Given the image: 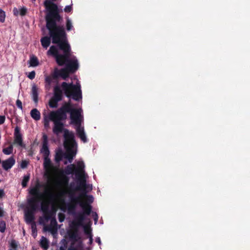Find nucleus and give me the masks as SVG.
I'll use <instances>...</instances> for the list:
<instances>
[{
  "label": "nucleus",
  "instance_id": "f257e3e1",
  "mask_svg": "<svg viewBox=\"0 0 250 250\" xmlns=\"http://www.w3.org/2000/svg\"><path fill=\"white\" fill-rule=\"evenodd\" d=\"M44 5L46 10V27L49 31L52 43L57 44L59 49L63 52V54H59L57 47L52 45L47 51V54L54 57L59 66L65 65L71 74L74 73L79 68V63L75 57L70 58L71 49L64 27L63 25L57 24L62 20L58 6L49 0L44 2Z\"/></svg>",
  "mask_w": 250,
  "mask_h": 250
},
{
  "label": "nucleus",
  "instance_id": "f03ea898",
  "mask_svg": "<svg viewBox=\"0 0 250 250\" xmlns=\"http://www.w3.org/2000/svg\"><path fill=\"white\" fill-rule=\"evenodd\" d=\"M44 185L41 184L37 181L34 187L31 188L29 191V194L32 197L27 200L28 207L25 210L24 217L27 223L32 224L31 229L32 235L35 237L37 235V228L34 222L35 213L38 209V203L43 194L39 192V188L44 187Z\"/></svg>",
  "mask_w": 250,
  "mask_h": 250
},
{
  "label": "nucleus",
  "instance_id": "7ed1b4c3",
  "mask_svg": "<svg viewBox=\"0 0 250 250\" xmlns=\"http://www.w3.org/2000/svg\"><path fill=\"white\" fill-rule=\"evenodd\" d=\"M62 89L58 85L54 87V94L52 97L61 101L63 98L62 91L67 98H72L73 100L78 101L82 99V92L80 84H74L72 83L62 82L61 84Z\"/></svg>",
  "mask_w": 250,
  "mask_h": 250
},
{
  "label": "nucleus",
  "instance_id": "20e7f679",
  "mask_svg": "<svg viewBox=\"0 0 250 250\" xmlns=\"http://www.w3.org/2000/svg\"><path fill=\"white\" fill-rule=\"evenodd\" d=\"M81 208L83 212L78 214L76 220L72 222L70 229L67 231L70 240L73 242L72 244L81 241V238L79 234V227L83 226V221L86 219V215H89L92 212V207L91 206H84L82 204Z\"/></svg>",
  "mask_w": 250,
  "mask_h": 250
},
{
  "label": "nucleus",
  "instance_id": "39448f33",
  "mask_svg": "<svg viewBox=\"0 0 250 250\" xmlns=\"http://www.w3.org/2000/svg\"><path fill=\"white\" fill-rule=\"evenodd\" d=\"M48 188H46L45 190L43 193H42L43 196L41 197L40 201L38 203L39 206V203L40 201L43 199L45 196L47 197V199L41 203V208L42 211L44 214V217L45 220L47 221L49 220L51 216V212L49 210V204L51 202H54L56 200L58 197H63L66 192L64 190H61L59 193L56 194L53 190L52 188L51 187H47ZM40 187L39 189L41 188ZM41 193V192L39 191Z\"/></svg>",
  "mask_w": 250,
  "mask_h": 250
},
{
  "label": "nucleus",
  "instance_id": "423d86ee",
  "mask_svg": "<svg viewBox=\"0 0 250 250\" xmlns=\"http://www.w3.org/2000/svg\"><path fill=\"white\" fill-rule=\"evenodd\" d=\"M41 153L42 154L43 157V167L45 169V176L48 181L54 180L53 175L57 168L52 164L49 158L50 151L48 146V139L46 135H43V142L42 147L41 149Z\"/></svg>",
  "mask_w": 250,
  "mask_h": 250
},
{
  "label": "nucleus",
  "instance_id": "0eeeda50",
  "mask_svg": "<svg viewBox=\"0 0 250 250\" xmlns=\"http://www.w3.org/2000/svg\"><path fill=\"white\" fill-rule=\"evenodd\" d=\"M74 185V183H71L70 185V188L68 192L66 190V193L64 195L68 193L69 194V197L70 199V202L69 203H66L65 202L64 199H61V203L63 205L61 208V209L65 211V208H66L68 210V211L71 213H74L75 212V210L77 208V205L79 204L80 205V202H82L81 200V195L78 196H75V192L76 191H79L82 190V188H84L82 187L80 185L79 186H77L75 188H73V186ZM64 191V190H63Z\"/></svg>",
  "mask_w": 250,
  "mask_h": 250
},
{
  "label": "nucleus",
  "instance_id": "6e6552de",
  "mask_svg": "<svg viewBox=\"0 0 250 250\" xmlns=\"http://www.w3.org/2000/svg\"><path fill=\"white\" fill-rule=\"evenodd\" d=\"M62 114H64L66 119L67 118V113H70V118L71 124L77 125H81V112L82 109L75 108L73 107L72 104L69 101L65 103L59 109Z\"/></svg>",
  "mask_w": 250,
  "mask_h": 250
},
{
  "label": "nucleus",
  "instance_id": "1a4fd4ad",
  "mask_svg": "<svg viewBox=\"0 0 250 250\" xmlns=\"http://www.w3.org/2000/svg\"><path fill=\"white\" fill-rule=\"evenodd\" d=\"M49 119L54 123L53 132L54 134L58 135L63 130L64 124L62 121L66 120L64 114H62L59 109L51 111L48 115Z\"/></svg>",
  "mask_w": 250,
  "mask_h": 250
},
{
  "label": "nucleus",
  "instance_id": "9d476101",
  "mask_svg": "<svg viewBox=\"0 0 250 250\" xmlns=\"http://www.w3.org/2000/svg\"><path fill=\"white\" fill-rule=\"evenodd\" d=\"M70 73H71L65 67L61 69L55 68L50 75L45 76V82L46 84L50 86L52 80H57L59 77H62L63 79L65 80L68 77Z\"/></svg>",
  "mask_w": 250,
  "mask_h": 250
},
{
  "label": "nucleus",
  "instance_id": "9b49d317",
  "mask_svg": "<svg viewBox=\"0 0 250 250\" xmlns=\"http://www.w3.org/2000/svg\"><path fill=\"white\" fill-rule=\"evenodd\" d=\"M64 147L67 151H72L76 142L74 139V135L72 132H69L67 129L64 131Z\"/></svg>",
  "mask_w": 250,
  "mask_h": 250
},
{
  "label": "nucleus",
  "instance_id": "f8f14e48",
  "mask_svg": "<svg viewBox=\"0 0 250 250\" xmlns=\"http://www.w3.org/2000/svg\"><path fill=\"white\" fill-rule=\"evenodd\" d=\"M78 168H75V174L77 177H78V179L80 181V185L83 188H85L86 186V180L84 177V164L82 163H79L78 164Z\"/></svg>",
  "mask_w": 250,
  "mask_h": 250
},
{
  "label": "nucleus",
  "instance_id": "ddd939ff",
  "mask_svg": "<svg viewBox=\"0 0 250 250\" xmlns=\"http://www.w3.org/2000/svg\"><path fill=\"white\" fill-rule=\"evenodd\" d=\"M14 138V142L12 143L13 145H17L22 147H25V145L23 143L22 134L20 132V128L18 126H17L15 128Z\"/></svg>",
  "mask_w": 250,
  "mask_h": 250
},
{
  "label": "nucleus",
  "instance_id": "4468645a",
  "mask_svg": "<svg viewBox=\"0 0 250 250\" xmlns=\"http://www.w3.org/2000/svg\"><path fill=\"white\" fill-rule=\"evenodd\" d=\"M15 164V160L13 156L3 161L1 163L2 167L5 170L10 169Z\"/></svg>",
  "mask_w": 250,
  "mask_h": 250
},
{
  "label": "nucleus",
  "instance_id": "2eb2a0df",
  "mask_svg": "<svg viewBox=\"0 0 250 250\" xmlns=\"http://www.w3.org/2000/svg\"><path fill=\"white\" fill-rule=\"evenodd\" d=\"M81 198L82 197H85V201L84 202L82 201L80 202V206L81 207L82 204L84 205V206H91L90 204L94 201V198L92 195H87L84 193L81 194Z\"/></svg>",
  "mask_w": 250,
  "mask_h": 250
},
{
  "label": "nucleus",
  "instance_id": "dca6fc26",
  "mask_svg": "<svg viewBox=\"0 0 250 250\" xmlns=\"http://www.w3.org/2000/svg\"><path fill=\"white\" fill-rule=\"evenodd\" d=\"M77 133L80 138L84 143H86L87 141L85 134L84 131L83 127H81V125H78L76 128Z\"/></svg>",
  "mask_w": 250,
  "mask_h": 250
},
{
  "label": "nucleus",
  "instance_id": "f3484780",
  "mask_svg": "<svg viewBox=\"0 0 250 250\" xmlns=\"http://www.w3.org/2000/svg\"><path fill=\"white\" fill-rule=\"evenodd\" d=\"M49 35H50L49 34ZM52 38L50 37V35H49V37L48 36H44L41 39V42L42 46L45 49H47V47L50 45L51 43V39Z\"/></svg>",
  "mask_w": 250,
  "mask_h": 250
},
{
  "label": "nucleus",
  "instance_id": "a211bd4d",
  "mask_svg": "<svg viewBox=\"0 0 250 250\" xmlns=\"http://www.w3.org/2000/svg\"><path fill=\"white\" fill-rule=\"evenodd\" d=\"M69 179L67 176H63L60 181L56 182V185L59 187L62 186H67L69 183Z\"/></svg>",
  "mask_w": 250,
  "mask_h": 250
},
{
  "label": "nucleus",
  "instance_id": "6ab92c4d",
  "mask_svg": "<svg viewBox=\"0 0 250 250\" xmlns=\"http://www.w3.org/2000/svg\"><path fill=\"white\" fill-rule=\"evenodd\" d=\"M30 115L31 117L35 120L38 121L41 119L40 112L36 108H34L31 110Z\"/></svg>",
  "mask_w": 250,
  "mask_h": 250
},
{
  "label": "nucleus",
  "instance_id": "aec40b11",
  "mask_svg": "<svg viewBox=\"0 0 250 250\" xmlns=\"http://www.w3.org/2000/svg\"><path fill=\"white\" fill-rule=\"evenodd\" d=\"M32 95L33 101L35 103H37L38 101V88L35 85H33L32 87Z\"/></svg>",
  "mask_w": 250,
  "mask_h": 250
},
{
  "label": "nucleus",
  "instance_id": "412c9836",
  "mask_svg": "<svg viewBox=\"0 0 250 250\" xmlns=\"http://www.w3.org/2000/svg\"><path fill=\"white\" fill-rule=\"evenodd\" d=\"M30 66L32 67H36L39 64V62L37 57L32 56L30 57L29 61Z\"/></svg>",
  "mask_w": 250,
  "mask_h": 250
},
{
  "label": "nucleus",
  "instance_id": "4be33fe9",
  "mask_svg": "<svg viewBox=\"0 0 250 250\" xmlns=\"http://www.w3.org/2000/svg\"><path fill=\"white\" fill-rule=\"evenodd\" d=\"M74 171H75V166L74 165H70L67 166L66 167V168L64 171V172L66 175H70V174H73L74 173Z\"/></svg>",
  "mask_w": 250,
  "mask_h": 250
},
{
  "label": "nucleus",
  "instance_id": "5701e85b",
  "mask_svg": "<svg viewBox=\"0 0 250 250\" xmlns=\"http://www.w3.org/2000/svg\"><path fill=\"white\" fill-rule=\"evenodd\" d=\"M9 143L10 144L9 146L2 149L3 153L5 155H10L13 153V145L11 142H9Z\"/></svg>",
  "mask_w": 250,
  "mask_h": 250
},
{
  "label": "nucleus",
  "instance_id": "b1692460",
  "mask_svg": "<svg viewBox=\"0 0 250 250\" xmlns=\"http://www.w3.org/2000/svg\"><path fill=\"white\" fill-rule=\"evenodd\" d=\"M60 102L58 100L51 97L49 101V105L51 108H57L58 105V102Z\"/></svg>",
  "mask_w": 250,
  "mask_h": 250
},
{
  "label": "nucleus",
  "instance_id": "393cba45",
  "mask_svg": "<svg viewBox=\"0 0 250 250\" xmlns=\"http://www.w3.org/2000/svg\"><path fill=\"white\" fill-rule=\"evenodd\" d=\"M40 245L42 248L44 250H47L49 247L48 241L47 239L45 237L42 236L41 240Z\"/></svg>",
  "mask_w": 250,
  "mask_h": 250
},
{
  "label": "nucleus",
  "instance_id": "a878e982",
  "mask_svg": "<svg viewBox=\"0 0 250 250\" xmlns=\"http://www.w3.org/2000/svg\"><path fill=\"white\" fill-rule=\"evenodd\" d=\"M63 156H64V155L62 151L57 152L56 153L55 157V160L56 162L59 163L61 161H62Z\"/></svg>",
  "mask_w": 250,
  "mask_h": 250
},
{
  "label": "nucleus",
  "instance_id": "bb28decb",
  "mask_svg": "<svg viewBox=\"0 0 250 250\" xmlns=\"http://www.w3.org/2000/svg\"><path fill=\"white\" fill-rule=\"evenodd\" d=\"M67 154H65L64 156V158L66 159H67L69 162L71 163L72 162V160L73 159V157L74 155L75 154L73 151V150L72 149V151H67Z\"/></svg>",
  "mask_w": 250,
  "mask_h": 250
},
{
  "label": "nucleus",
  "instance_id": "cd10ccee",
  "mask_svg": "<svg viewBox=\"0 0 250 250\" xmlns=\"http://www.w3.org/2000/svg\"><path fill=\"white\" fill-rule=\"evenodd\" d=\"M30 179V175H24L23 177V178L21 182V185L23 188H25L27 185V183L29 182Z\"/></svg>",
  "mask_w": 250,
  "mask_h": 250
},
{
  "label": "nucleus",
  "instance_id": "c85d7f7f",
  "mask_svg": "<svg viewBox=\"0 0 250 250\" xmlns=\"http://www.w3.org/2000/svg\"><path fill=\"white\" fill-rule=\"evenodd\" d=\"M66 30L68 31L71 30L73 28V25H72L71 21L69 18H67L66 19Z\"/></svg>",
  "mask_w": 250,
  "mask_h": 250
},
{
  "label": "nucleus",
  "instance_id": "c756f323",
  "mask_svg": "<svg viewBox=\"0 0 250 250\" xmlns=\"http://www.w3.org/2000/svg\"><path fill=\"white\" fill-rule=\"evenodd\" d=\"M6 229V223L3 220H0V231L4 232Z\"/></svg>",
  "mask_w": 250,
  "mask_h": 250
},
{
  "label": "nucleus",
  "instance_id": "7c9ffc66",
  "mask_svg": "<svg viewBox=\"0 0 250 250\" xmlns=\"http://www.w3.org/2000/svg\"><path fill=\"white\" fill-rule=\"evenodd\" d=\"M5 19V12L0 8V22H4Z\"/></svg>",
  "mask_w": 250,
  "mask_h": 250
},
{
  "label": "nucleus",
  "instance_id": "2f4dec72",
  "mask_svg": "<svg viewBox=\"0 0 250 250\" xmlns=\"http://www.w3.org/2000/svg\"><path fill=\"white\" fill-rule=\"evenodd\" d=\"M84 231L85 234L87 235L88 236H92L91 233V229L90 227L87 226H84Z\"/></svg>",
  "mask_w": 250,
  "mask_h": 250
},
{
  "label": "nucleus",
  "instance_id": "473e14b6",
  "mask_svg": "<svg viewBox=\"0 0 250 250\" xmlns=\"http://www.w3.org/2000/svg\"><path fill=\"white\" fill-rule=\"evenodd\" d=\"M29 164L28 161L26 160H22L21 163V167L22 168H25L27 167Z\"/></svg>",
  "mask_w": 250,
  "mask_h": 250
},
{
  "label": "nucleus",
  "instance_id": "72a5a7b5",
  "mask_svg": "<svg viewBox=\"0 0 250 250\" xmlns=\"http://www.w3.org/2000/svg\"><path fill=\"white\" fill-rule=\"evenodd\" d=\"M36 75V72L35 71L30 72L27 75V77L30 80H33L35 78Z\"/></svg>",
  "mask_w": 250,
  "mask_h": 250
},
{
  "label": "nucleus",
  "instance_id": "f704fd0d",
  "mask_svg": "<svg viewBox=\"0 0 250 250\" xmlns=\"http://www.w3.org/2000/svg\"><path fill=\"white\" fill-rule=\"evenodd\" d=\"M49 121H50V120L49 119L48 116L47 117H46L45 118H44V125L45 127L47 128V127H49Z\"/></svg>",
  "mask_w": 250,
  "mask_h": 250
},
{
  "label": "nucleus",
  "instance_id": "c9c22d12",
  "mask_svg": "<svg viewBox=\"0 0 250 250\" xmlns=\"http://www.w3.org/2000/svg\"><path fill=\"white\" fill-rule=\"evenodd\" d=\"M20 15L21 16H25L27 13V9L25 7H22L20 9Z\"/></svg>",
  "mask_w": 250,
  "mask_h": 250
},
{
  "label": "nucleus",
  "instance_id": "e433bc0d",
  "mask_svg": "<svg viewBox=\"0 0 250 250\" xmlns=\"http://www.w3.org/2000/svg\"><path fill=\"white\" fill-rule=\"evenodd\" d=\"M58 218L59 221L60 222H62L64 220L65 215L63 213H59L58 214Z\"/></svg>",
  "mask_w": 250,
  "mask_h": 250
},
{
  "label": "nucleus",
  "instance_id": "4c0bfd02",
  "mask_svg": "<svg viewBox=\"0 0 250 250\" xmlns=\"http://www.w3.org/2000/svg\"><path fill=\"white\" fill-rule=\"evenodd\" d=\"M44 229L46 230H48L49 231H51L52 233H53L54 232H55L57 230V229H54L52 227H46L44 228Z\"/></svg>",
  "mask_w": 250,
  "mask_h": 250
},
{
  "label": "nucleus",
  "instance_id": "58836bf2",
  "mask_svg": "<svg viewBox=\"0 0 250 250\" xmlns=\"http://www.w3.org/2000/svg\"><path fill=\"white\" fill-rule=\"evenodd\" d=\"M16 105L17 106V107L18 108H19L20 109H21V110L22 109V102H21V100H20L19 99H18L17 101H16Z\"/></svg>",
  "mask_w": 250,
  "mask_h": 250
},
{
  "label": "nucleus",
  "instance_id": "ea45409f",
  "mask_svg": "<svg viewBox=\"0 0 250 250\" xmlns=\"http://www.w3.org/2000/svg\"><path fill=\"white\" fill-rule=\"evenodd\" d=\"M72 7L71 5L66 6L64 9V11L66 13H69L72 11Z\"/></svg>",
  "mask_w": 250,
  "mask_h": 250
},
{
  "label": "nucleus",
  "instance_id": "a19ab883",
  "mask_svg": "<svg viewBox=\"0 0 250 250\" xmlns=\"http://www.w3.org/2000/svg\"><path fill=\"white\" fill-rule=\"evenodd\" d=\"M92 216L93 217L94 220L95 221V223L96 224L98 220V216L96 212H92Z\"/></svg>",
  "mask_w": 250,
  "mask_h": 250
},
{
  "label": "nucleus",
  "instance_id": "79ce46f5",
  "mask_svg": "<svg viewBox=\"0 0 250 250\" xmlns=\"http://www.w3.org/2000/svg\"><path fill=\"white\" fill-rule=\"evenodd\" d=\"M10 246L13 249H16L17 248L18 245H17V244L15 240H12L11 244H10Z\"/></svg>",
  "mask_w": 250,
  "mask_h": 250
},
{
  "label": "nucleus",
  "instance_id": "37998d69",
  "mask_svg": "<svg viewBox=\"0 0 250 250\" xmlns=\"http://www.w3.org/2000/svg\"><path fill=\"white\" fill-rule=\"evenodd\" d=\"M5 120V117L3 115H0V125L3 124Z\"/></svg>",
  "mask_w": 250,
  "mask_h": 250
},
{
  "label": "nucleus",
  "instance_id": "c03bdc74",
  "mask_svg": "<svg viewBox=\"0 0 250 250\" xmlns=\"http://www.w3.org/2000/svg\"><path fill=\"white\" fill-rule=\"evenodd\" d=\"M13 12L14 15L16 16H17L19 14V10L16 7L14 8Z\"/></svg>",
  "mask_w": 250,
  "mask_h": 250
},
{
  "label": "nucleus",
  "instance_id": "a18cd8bd",
  "mask_svg": "<svg viewBox=\"0 0 250 250\" xmlns=\"http://www.w3.org/2000/svg\"><path fill=\"white\" fill-rule=\"evenodd\" d=\"M5 195V193H4V191L3 190V189H0V198H2V197H3Z\"/></svg>",
  "mask_w": 250,
  "mask_h": 250
},
{
  "label": "nucleus",
  "instance_id": "49530a36",
  "mask_svg": "<svg viewBox=\"0 0 250 250\" xmlns=\"http://www.w3.org/2000/svg\"><path fill=\"white\" fill-rule=\"evenodd\" d=\"M4 212L3 209L1 208H0V217L3 216Z\"/></svg>",
  "mask_w": 250,
  "mask_h": 250
},
{
  "label": "nucleus",
  "instance_id": "de8ad7c7",
  "mask_svg": "<svg viewBox=\"0 0 250 250\" xmlns=\"http://www.w3.org/2000/svg\"><path fill=\"white\" fill-rule=\"evenodd\" d=\"M95 241H96V242L98 243L99 244V245H101V239H100V237L96 238L95 239Z\"/></svg>",
  "mask_w": 250,
  "mask_h": 250
},
{
  "label": "nucleus",
  "instance_id": "09e8293b",
  "mask_svg": "<svg viewBox=\"0 0 250 250\" xmlns=\"http://www.w3.org/2000/svg\"><path fill=\"white\" fill-rule=\"evenodd\" d=\"M89 237V244H91L93 242V238H92V236H88Z\"/></svg>",
  "mask_w": 250,
  "mask_h": 250
},
{
  "label": "nucleus",
  "instance_id": "8fccbe9b",
  "mask_svg": "<svg viewBox=\"0 0 250 250\" xmlns=\"http://www.w3.org/2000/svg\"><path fill=\"white\" fill-rule=\"evenodd\" d=\"M51 224H54L55 225H57V222L55 219H53L51 222Z\"/></svg>",
  "mask_w": 250,
  "mask_h": 250
},
{
  "label": "nucleus",
  "instance_id": "3c124183",
  "mask_svg": "<svg viewBox=\"0 0 250 250\" xmlns=\"http://www.w3.org/2000/svg\"><path fill=\"white\" fill-rule=\"evenodd\" d=\"M68 250H77V249L75 247H70L68 248Z\"/></svg>",
  "mask_w": 250,
  "mask_h": 250
},
{
  "label": "nucleus",
  "instance_id": "603ef678",
  "mask_svg": "<svg viewBox=\"0 0 250 250\" xmlns=\"http://www.w3.org/2000/svg\"><path fill=\"white\" fill-rule=\"evenodd\" d=\"M29 156H32L33 155V151L31 149L29 151Z\"/></svg>",
  "mask_w": 250,
  "mask_h": 250
},
{
  "label": "nucleus",
  "instance_id": "864d4df0",
  "mask_svg": "<svg viewBox=\"0 0 250 250\" xmlns=\"http://www.w3.org/2000/svg\"><path fill=\"white\" fill-rule=\"evenodd\" d=\"M59 250H65V249L63 247L61 246L60 247Z\"/></svg>",
  "mask_w": 250,
  "mask_h": 250
}]
</instances>
